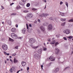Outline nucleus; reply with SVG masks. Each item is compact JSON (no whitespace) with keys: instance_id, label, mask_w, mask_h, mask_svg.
<instances>
[{"instance_id":"f257e3e1","label":"nucleus","mask_w":73,"mask_h":73,"mask_svg":"<svg viewBox=\"0 0 73 73\" xmlns=\"http://www.w3.org/2000/svg\"><path fill=\"white\" fill-rule=\"evenodd\" d=\"M33 17V15L32 14H29L28 15L25 17L26 20H28L29 19H31Z\"/></svg>"},{"instance_id":"f03ea898","label":"nucleus","mask_w":73,"mask_h":73,"mask_svg":"<svg viewBox=\"0 0 73 73\" xmlns=\"http://www.w3.org/2000/svg\"><path fill=\"white\" fill-rule=\"evenodd\" d=\"M11 35L12 38L14 39H16L17 38V35L15 33H12Z\"/></svg>"},{"instance_id":"7ed1b4c3","label":"nucleus","mask_w":73,"mask_h":73,"mask_svg":"<svg viewBox=\"0 0 73 73\" xmlns=\"http://www.w3.org/2000/svg\"><path fill=\"white\" fill-rule=\"evenodd\" d=\"M29 42L30 44H33L35 42V39L34 38H31L29 40Z\"/></svg>"},{"instance_id":"20e7f679","label":"nucleus","mask_w":73,"mask_h":73,"mask_svg":"<svg viewBox=\"0 0 73 73\" xmlns=\"http://www.w3.org/2000/svg\"><path fill=\"white\" fill-rule=\"evenodd\" d=\"M63 33H66V34H69L70 33V30L69 29H66L64 31Z\"/></svg>"},{"instance_id":"39448f33","label":"nucleus","mask_w":73,"mask_h":73,"mask_svg":"<svg viewBox=\"0 0 73 73\" xmlns=\"http://www.w3.org/2000/svg\"><path fill=\"white\" fill-rule=\"evenodd\" d=\"M2 47L3 49L4 50H7V49H8V47L5 44H3L2 46Z\"/></svg>"},{"instance_id":"423d86ee","label":"nucleus","mask_w":73,"mask_h":73,"mask_svg":"<svg viewBox=\"0 0 73 73\" xmlns=\"http://www.w3.org/2000/svg\"><path fill=\"white\" fill-rule=\"evenodd\" d=\"M34 57L35 58H36V59H37V60H38L39 59V58L40 57V55H39L37 53L35 54L34 55Z\"/></svg>"},{"instance_id":"0eeeda50","label":"nucleus","mask_w":73,"mask_h":73,"mask_svg":"<svg viewBox=\"0 0 73 73\" xmlns=\"http://www.w3.org/2000/svg\"><path fill=\"white\" fill-rule=\"evenodd\" d=\"M49 15L48 14L46 13H42L40 15V16L41 17H46L47 16H48Z\"/></svg>"},{"instance_id":"6e6552de","label":"nucleus","mask_w":73,"mask_h":73,"mask_svg":"<svg viewBox=\"0 0 73 73\" xmlns=\"http://www.w3.org/2000/svg\"><path fill=\"white\" fill-rule=\"evenodd\" d=\"M55 52L56 54H58L60 52V50L58 48H56L55 49Z\"/></svg>"},{"instance_id":"1a4fd4ad","label":"nucleus","mask_w":73,"mask_h":73,"mask_svg":"<svg viewBox=\"0 0 73 73\" xmlns=\"http://www.w3.org/2000/svg\"><path fill=\"white\" fill-rule=\"evenodd\" d=\"M52 29L53 26H52V25H49L48 27V30H52Z\"/></svg>"},{"instance_id":"9d476101","label":"nucleus","mask_w":73,"mask_h":73,"mask_svg":"<svg viewBox=\"0 0 73 73\" xmlns=\"http://www.w3.org/2000/svg\"><path fill=\"white\" fill-rule=\"evenodd\" d=\"M40 29L42 31H45V28L44 27V26H41L40 27Z\"/></svg>"},{"instance_id":"9b49d317","label":"nucleus","mask_w":73,"mask_h":73,"mask_svg":"<svg viewBox=\"0 0 73 73\" xmlns=\"http://www.w3.org/2000/svg\"><path fill=\"white\" fill-rule=\"evenodd\" d=\"M21 64L22 66H25V65H26V62H21Z\"/></svg>"},{"instance_id":"f8f14e48","label":"nucleus","mask_w":73,"mask_h":73,"mask_svg":"<svg viewBox=\"0 0 73 73\" xmlns=\"http://www.w3.org/2000/svg\"><path fill=\"white\" fill-rule=\"evenodd\" d=\"M11 31L12 32H16V29L15 28H13Z\"/></svg>"},{"instance_id":"ddd939ff","label":"nucleus","mask_w":73,"mask_h":73,"mask_svg":"<svg viewBox=\"0 0 73 73\" xmlns=\"http://www.w3.org/2000/svg\"><path fill=\"white\" fill-rule=\"evenodd\" d=\"M49 60H51V61H54V60H55V59L54 58H53V56H51L50 57V58H49Z\"/></svg>"},{"instance_id":"4468645a","label":"nucleus","mask_w":73,"mask_h":73,"mask_svg":"<svg viewBox=\"0 0 73 73\" xmlns=\"http://www.w3.org/2000/svg\"><path fill=\"white\" fill-rule=\"evenodd\" d=\"M14 63H17L18 62V60L16 59V58H15L14 59Z\"/></svg>"},{"instance_id":"2eb2a0df","label":"nucleus","mask_w":73,"mask_h":73,"mask_svg":"<svg viewBox=\"0 0 73 73\" xmlns=\"http://www.w3.org/2000/svg\"><path fill=\"white\" fill-rule=\"evenodd\" d=\"M38 53H39V54H41V53H42V50L40 49H39L38 51Z\"/></svg>"},{"instance_id":"dca6fc26","label":"nucleus","mask_w":73,"mask_h":73,"mask_svg":"<svg viewBox=\"0 0 73 73\" xmlns=\"http://www.w3.org/2000/svg\"><path fill=\"white\" fill-rule=\"evenodd\" d=\"M26 31V29L24 28L22 30V32L23 34L25 33V32Z\"/></svg>"},{"instance_id":"f3484780","label":"nucleus","mask_w":73,"mask_h":73,"mask_svg":"<svg viewBox=\"0 0 73 73\" xmlns=\"http://www.w3.org/2000/svg\"><path fill=\"white\" fill-rule=\"evenodd\" d=\"M55 42H56V41H55V40H53L52 41V42H51L50 43V44H53H53H55Z\"/></svg>"},{"instance_id":"a211bd4d","label":"nucleus","mask_w":73,"mask_h":73,"mask_svg":"<svg viewBox=\"0 0 73 73\" xmlns=\"http://www.w3.org/2000/svg\"><path fill=\"white\" fill-rule=\"evenodd\" d=\"M58 71H59V68H57L55 70V73H57V72H58Z\"/></svg>"},{"instance_id":"6ab92c4d","label":"nucleus","mask_w":73,"mask_h":73,"mask_svg":"<svg viewBox=\"0 0 73 73\" xmlns=\"http://www.w3.org/2000/svg\"><path fill=\"white\" fill-rule=\"evenodd\" d=\"M7 23L8 24H11V20H8L7 21Z\"/></svg>"},{"instance_id":"aec40b11","label":"nucleus","mask_w":73,"mask_h":73,"mask_svg":"<svg viewBox=\"0 0 73 73\" xmlns=\"http://www.w3.org/2000/svg\"><path fill=\"white\" fill-rule=\"evenodd\" d=\"M61 21H66V19H61Z\"/></svg>"},{"instance_id":"412c9836","label":"nucleus","mask_w":73,"mask_h":73,"mask_svg":"<svg viewBox=\"0 0 73 73\" xmlns=\"http://www.w3.org/2000/svg\"><path fill=\"white\" fill-rule=\"evenodd\" d=\"M9 41H14V40H13L10 38H9Z\"/></svg>"},{"instance_id":"4be33fe9","label":"nucleus","mask_w":73,"mask_h":73,"mask_svg":"<svg viewBox=\"0 0 73 73\" xmlns=\"http://www.w3.org/2000/svg\"><path fill=\"white\" fill-rule=\"evenodd\" d=\"M68 22H70H70H73V19H70V20H69Z\"/></svg>"},{"instance_id":"5701e85b","label":"nucleus","mask_w":73,"mask_h":73,"mask_svg":"<svg viewBox=\"0 0 73 73\" xmlns=\"http://www.w3.org/2000/svg\"><path fill=\"white\" fill-rule=\"evenodd\" d=\"M60 15H61L62 16H64V13H60Z\"/></svg>"},{"instance_id":"b1692460","label":"nucleus","mask_w":73,"mask_h":73,"mask_svg":"<svg viewBox=\"0 0 73 73\" xmlns=\"http://www.w3.org/2000/svg\"><path fill=\"white\" fill-rule=\"evenodd\" d=\"M65 4L66 5V6H67V7H68V2H65Z\"/></svg>"},{"instance_id":"393cba45","label":"nucleus","mask_w":73,"mask_h":73,"mask_svg":"<svg viewBox=\"0 0 73 73\" xmlns=\"http://www.w3.org/2000/svg\"><path fill=\"white\" fill-rule=\"evenodd\" d=\"M37 33H38V34H40V31L39 30H38L37 31Z\"/></svg>"},{"instance_id":"a878e982","label":"nucleus","mask_w":73,"mask_h":73,"mask_svg":"<svg viewBox=\"0 0 73 73\" xmlns=\"http://www.w3.org/2000/svg\"><path fill=\"white\" fill-rule=\"evenodd\" d=\"M39 46H34L33 47V48L34 49H37V48H38V47Z\"/></svg>"},{"instance_id":"bb28decb","label":"nucleus","mask_w":73,"mask_h":73,"mask_svg":"<svg viewBox=\"0 0 73 73\" xmlns=\"http://www.w3.org/2000/svg\"><path fill=\"white\" fill-rule=\"evenodd\" d=\"M23 12H24V13H27L28 12V10H25Z\"/></svg>"},{"instance_id":"cd10ccee","label":"nucleus","mask_w":73,"mask_h":73,"mask_svg":"<svg viewBox=\"0 0 73 73\" xmlns=\"http://www.w3.org/2000/svg\"><path fill=\"white\" fill-rule=\"evenodd\" d=\"M65 24V22L62 23L61 24L62 26H64V25Z\"/></svg>"},{"instance_id":"c85d7f7f","label":"nucleus","mask_w":73,"mask_h":73,"mask_svg":"<svg viewBox=\"0 0 73 73\" xmlns=\"http://www.w3.org/2000/svg\"><path fill=\"white\" fill-rule=\"evenodd\" d=\"M49 19L50 20H54V19H53V17H50L49 18Z\"/></svg>"},{"instance_id":"c756f323","label":"nucleus","mask_w":73,"mask_h":73,"mask_svg":"<svg viewBox=\"0 0 73 73\" xmlns=\"http://www.w3.org/2000/svg\"><path fill=\"white\" fill-rule=\"evenodd\" d=\"M58 44H59V43H58V42H56L55 44V46H57V45H58Z\"/></svg>"},{"instance_id":"7c9ffc66","label":"nucleus","mask_w":73,"mask_h":73,"mask_svg":"<svg viewBox=\"0 0 73 73\" xmlns=\"http://www.w3.org/2000/svg\"><path fill=\"white\" fill-rule=\"evenodd\" d=\"M29 6H30V4L29 3H27V7H29Z\"/></svg>"},{"instance_id":"2f4dec72","label":"nucleus","mask_w":73,"mask_h":73,"mask_svg":"<svg viewBox=\"0 0 73 73\" xmlns=\"http://www.w3.org/2000/svg\"><path fill=\"white\" fill-rule=\"evenodd\" d=\"M20 8H21L20 6L19 5L17 7V9H20Z\"/></svg>"},{"instance_id":"473e14b6","label":"nucleus","mask_w":73,"mask_h":73,"mask_svg":"<svg viewBox=\"0 0 73 73\" xmlns=\"http://www.w3.org/2000/svg\"><path fill=\"white\" fill-rule=\"evenodd\" d=\"M63 39L64 40H66H66H67V39L66 37H64Z\"/></svg>"},{"instance_id":"72a5a7b5","label":"nucleus","mask_w":73,"mask_h":73,"mask_svg":"<svg viewBox=\"0 0 73 73\" xmlns=\"http://www.w3.org/2000/svg\"><path fill=\"white\" fill-rule=\"evenodd\" d=\"M26 26H27V29H28V28H29V26L28 25V24H26Z\"/></svg>"},{"instance_id":"f704fd0d","label":"nucleus","mask_w":73,"mask_h":73,"mask_svg":"<svg viewBox=\"0 0 73 73\" xmlns=\"http://www.w3.org/2000/svg\"><path fill=\"white\" fill-rule=\"evenodd\" d=\"M19 47V46H16L15 48V49H18V48Z\"/></svg>"},{"instance_id":"c9c22d12","label":"nucleus","mask_w":73,"mask_h":73,"mask_svg":"<svg viewBox=\"0 0 73 73\" xmlns=\"http://www.w3.org/2000/svg\"><path fill=\"white\" fill-rule=\"evenodd\" d=\"M10 71L11 73L12 72V68H11V69H10Z\"/></svg>"},{"instance_id":"e433bc0d","label":"nucleus","mask_w":73,"mask_h":73,"mask_svg":"<svg viewBox=\"0 0 73 73\" xmlns=\"http://www.w3.org/2000/svg\"><path fill=\"white\" fill-rule=\"evenodd\" d=\"M32 9L33 11H36V10H37V9H35V8Z\"/></svg>"},{"instance_id":"4c0bfd02","label":"nucleus","mask_w":73,"mask_h":73,"mask_svg":"<svg viewBox=\"0 0 73 73\" xmlns=\"http://www.w3.org/2000/svg\"><path fill=\"white\" fill-rule=\"evenodd\" d=\"M19 4L20 5H23V3L21 2H19Z\"/></svg>"},{"instance_id":"58836bf2","label":"nucleus","mask_w":73,"mask_h":73,"mask_svg":"<svg viewBox=\"0 0 73 73\" xmlns=\"http://www.w3.org/2000/svg\"><path fill=\"white\" fill-rule=\"evenodd\" d=\"M56 36L57 37H60V35H56Z\"/></svg>"},{"instance_id":"ea45409f","label":"nucleus","mask_w":73,"mask_h":73,"mask_svg":"<svg viewBox=\"0 0 73 73\" xmlns=\"http://www.w3.org/2000/svg\"><path fill=\"white\" fill-rule=\"evenodd\" d=\"M23 2H26L27 0H22Z\"/></svg>"},{"instance_id":"a19ab883","label":"nucleus","mask_w":73,"mask_h":73,"mask_svg":"<svg viewBox=\"0 0 73 73\" xmlns=\"http://www.w3.org/2000/svg\"><path fill=\"white\" fill-rule=\"evenodd\" d=\"M47 49H46V48H44V49L43 50H44V51H45V50H46Z\"/></svg>"},{"instance_id":"79ce46f5","label":"nucleus","mask_w":73,"mask_h":73,"mask_svg":"<svg viewBox=\"0 0 73 73\" xmlns=\"http://www.w3.org/2000/svg\"><path fill=\"white\" fill-rule=\"evenodd\" d=\"M2 8H1V9L2 10L4 9V7H3V6H1Z\"/></svg>"},{"instance_id":"37998d69","label":"nucleus","mask_w":73,"mask_h":73,"mask_svg":"<svg viewBox=\"0 0 73 73\" xmlns=\"http://www.w3.org/2000/svg\"><path fill=\"white\" fill-rule=\"evenodd\" d=\"M62 4H63V2L62 1H61L60 3V5H62Z\"/></svg>"},{"instance_id":"c03bdc74","label":"nucleus","mask_w":73,"mask_h":73,"mask_svg":"<svg viewBox=\"0 0 73 73\" xmlns=\"http://www.w3.org/2000/svg\"><path fill=\"white\" fill-rule=\"evenodd\" d=\"M72 37L71 36H70L69 37V38H70V39H71V38H72Z\"/></svg>"},{"instance_id":"a18cd8bd","label":"nucleus","mask_w":73,"mask_h":73,"mask_svg":"<svg viewBox=\"0 0 73 73\" xmlns=\"http://www.w3.org/2000/svg\"><path fill=\"white\" fill-rule=\"evenodd\" d=\"M10 60L11 62H12V63H13V60H12V59H10Z\"/></svg>"},{"instance_id":"49530a36","label":"nucleus","mask_w":73,"mask_h":73,"mask_svg":"<svg viewBox=\"0 0 73 73\" xmlns=\"http://www.w3.org/2000/svg\"><path fill=\"white\" fill-rule=\"evenodd\" d=\"M11 15H16V14H15L14 13H13L11 14Z\"/></svg>"},{"instance_id":"de8ad7c7","label":"nucleus","mask_w":73,"mask_h":73,"mask_svg":"<svg viewBox=\"0 0 73 73\" xmlns=\"http://www.w3.org/2000/svg\"><path fill=\"white\" fill-rule=\"evenodd\" d=\"M29 67H28L27 68V70H29Z\"/></svg>"},{"instance_id":"09e8293b","label":"nucleus","mask_w":73,"mask_h":73,"mask_svg":"<svg viewBox=\"0 0 73 73\" xmlns=\"http://www.w3.org/2000/svg\"><path fill=\"white\" fill-rule=\"evenodd\" d=\"M13 4H14V3H12L10 4V5L11 6Z\"/></svg>"},{"instance_id":"8fccbe9b","label":"nucleus","mask_w":73,"mask_h":73,"mask_svg":"<svg viewBox=\"0 0 73 73\" xmlns=\"http://www.w3.org/2000/svg\"><path fill=\"white\" fill-rule=\"evenodd\" d=\"M16 54H12V56H15L16 55Z\"/></svg>"},{"instance_id":"3c124183","label":"nucleus","mask_w":73,"mask_h":73,"mask_svg":"<svg viewBox=\"0 0 73 73\" xmlns=\"http://www.w3.org/2000/svg\"><path fill=\"white\" fill-rule=\"evenodd\" d=\"M29 27H32V25H31V24H29Z\"/></svg>"},{"instance_id":"603ef678","label":"nucleus","mask_w":73,"mask_h":73,"mask_svg":"<svg viewBox=\"0 0 73 73\" xmlns=\"http://www.w3.org/2000/svg\"><path fill=\"white\" fill-rule=\"evenodd\" d=\"M41 67L42 69V67H43V65H41Z\"/></svg>"},{"instance_id":"864d4df0","label":"nucleus","mask_w":73,"mask_h":73,"mask_svg":"<svg viewBox=\"0 0 73 73\" xmlns=\"http://www.w3.org/2000/svg\"><path fill=\"white\" fill-rule=\"evenodd\" d=\"M4 53L5 54V55H7V52H4Z\"/></svg>"},{"instance_id":"5fc2aeb1","label":"nucleus","mask_w":73,"mask_h":73,"mask_svg":"<svg viewBox=\"0 0 73 73\" xmlns=\"http://www.w3.org/2000/svg\"><path fill=\"white\" fill-rule=\"evenodd\" d=\"M38 21L39 22V23L40 22V19H39L38 20Z\"/></svg>"},{"instance_id":"6e6d98bb","label":"nucleus","mask_w":73,"mask_h":73,"mask_svg":"<svg viewBox=\"0 0 73 73\" xmlns=\"http://www.w3.org/2000/svg\"><path fill=\"white\" fill-rule=\"evenodd\" d=\"M16 27H17V28L18 27V25H15Z\"/></svg>"},{"instance_id":"4d7b16f0","label":"nucleus","mask_w":73,"mask_h":73,"mask_svg":"<svg viewBox=\"0 0 73 73\" xmlns=\"http://www.w3.org/2000/svg\"><path fill=\"white\" fill-rule=\"evenodd\" d=\"M44 1V2L45 3H46V0H43Z\"/></svg>"},{"instance_id":"13d9d810","label":"nucleus","mask_w":73,"mask_h":73,"mask_svg":"<svg viewBox=\"0 0 73 73\" xmlns=\"http://www.w3.org/2000/svg\"><path fill=\"white\" fill-rule=\"evenodd\" d=\"M48 41H51L50 40V39H48Z\"/></svg>"},{"instance_id":"bf43d9fd","label":"nucleus","mask_w":73,"mask_h":73,"mask_svg":"<svg viewBox=\"0 0 73 73\" xmlns=\"http://www.w3.org/2000/svg\"><path fill=\"white\" fill-rule=\"evenodd\" d=\"M18 38L19 39H21V37H18Z\"/></svg>"},{"instance_id":"052dcab7","label":"nucleus","mask_w":73,"mask_h":73,"mask_svg":"<svg viewBox=\"0 0 73 73\" xmlns=\"http://www.w3.org/2000/svg\"><path fill=\"white\" fill-rule=\"evenodd\" d=\"M20 70L18 71L17 73H19V72H20Z\"/></svg>"},{"instance_id":"680f3d73","label":"nucleus","mask_w":73,"mask_h":73,"mask_svg":"<svg viewBox=\"0 0 73 73\" xmlns=\"http://www.w3.org/2000/svg\"><path fill=\"white\" fill-rule=\"evenodd\" d=\"M6 54L7 55V56H9V54L7 53V54Z\"/></svg>"},{"instance_id":"e2e57ef3","label":"nucleus","mask_w":73,"mask_h":73,"mask_svg":"<svg viewBox=\"0 0 73 73\" xmlns=\"http://www.w3.org/2000/svg\"><path fill=\"white\" fill-rule=\"evenodd\" d=\"M5 64H7V61H6V60H5Z\"/></svg>"},{"instance_id":"0e129e2a","label":"nucleus","mask_w":73,"mask_h":73,"mask_svg":"<svg viewBox=\"0 0 73 73\" xmlns=\"http://www.w3.org/2000/svg\"><path fill=\"white\" fill-rule=\"evenodd\" d=\"M2 24H4V22H2Z\"/></svg>"},{"instance_id":"69168bd1","label":"nucleus","mask_w":73,"mask_h":73,"mask_svg":"<svg viewBox=\"0 0 73 73\" xmlns=\"http://www.w3.org/2000/svg\"><path fill=\"white\" fill-rule=\"evenodd\" d=\"M7 61H9V59L7 58Z\"/></svg>"},{"instance_id":"338daca9","label":"nucleus","mask_w":73,"mask_h":73,"mask_svg":"<svg viewBox=\"0 0 73 73\" xmlns=\"http://www.w3.org/2000/svg\"><path fill=\"white\" fill-rule=\"evenodd\" d=\"M36 5L38 6V5H39V4H38V3H37V4H36Z\"/></svg>"},{"instance_id":"774afa93","label":"nucleus","mask_w":73,"mask_h":73,"mask_svg":"<svg viewBox=\"0 0 73 73\" xmlns=\"http://www.w3.org/2000/svg\"><path fill=\"white\" fill-rule=\"evenodd\" d=\"M44 8V9H46V5H45V7Z\"/></svg>"}]
</instances>
